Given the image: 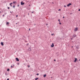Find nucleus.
I'll list each match as a JSON object with an SVG mask.
<instances>
[{
  "label": "nucleus",
  "mask_w": 80,
  "mask_h": 80,
  "mask_svg": "<svg viewBox=\"0 0 80 80\" xmlns=\"http://www.w3.org/2000/svg\"><path fill=\"white\" fill-rule=\"evenodd\" d=\"M63 18H65V17H63Z\"/></svg>",
  "instance_id": "nucleus-36"
},
{
  "label": "nucleus",
  "mask_w": 80,
  "mask_h": 80,
  "mask_svg": "<svg viewBox=\"0 0 80 80\" xmlns=\"http://www.w3.org/2000/svg\"><path fill=\"white\" fill-rule=\"evenodd\" d=\"M18 17V15H16V17Z\"/></svg>",
  "instance_id": "nucleus-38"
},
{
  "label": "nucleus",
  "mask_w": 80,
  "mask_h": 80,
  "mask_svg": "<svg viewBox=\"0 0 80 80\" xmlns=\"http://www.w3.org/2000/svg\"><path fill=\"white\" fill-rule=\"evenodd\" d=\"M28 15H29V13H28Z\"/></svg>",
  "instance_id": "nucleus-49"
},
{
  "label": "nucleus",
  "mask_w": 80,
  "mask_h": 80,
  "mask_svg": "<svg viewBox=\"0 0 80 80\" xmlns=\"http://www.w3.org/2000/svg\"><path fill=\"white\" fill-rule=\"evenodd\" d=\"M32 13H33L34 12H32Z\"/></svg>",
  "instance_id": "nucleus-40"
},
{
  "label": "nucleus",
  "mask_w": 80,
  "mask_h": 80,
  "mask_svg": "<svg viewBox=\"0 0 80 80\" xmlns=\"http://www.w3.org/2000/svg\"><path fill=\"white\" fill-rule=\"evenodd\" d=\"M59 24H60V25H62V23H61V22H60L59 23Z\"/></svg>",
  "instance_id": "nucleus-20"
},
{
  "label": "nucleus",
  "mask_w": 80,
  "mask_h": 80,
  "mask_svg": "<svg viewBox=\"0 0 80 80\" xmlns=\"http://www.w3.org/2000/svg\"><path fill=\"white\" fill-rule=\"evenodd\" d=\"M24 4H25V3L23 2V1H22L21 2V5H24Z\"/></svg>",
  "instance_id": "nucleus-1"
},
{
  "label": "nucleus",
  "mask_w": 80,
  "mask_h": 80,
  "mask_svg": "<svg viewBox=\"0 0 80 80\" xmlns=\"http://www.w3.org/2000/svg\"><path fill=\"white\" fill-rule=\"evenodd\" d=\"M27 66H28V65H27Z\"/></svg>",
  "instance_id": "nucleus-55"
},
{
  "label": "nucleus",
  "mask_w": 80,
  "mask_h": 80,
  "mask_svg": "<svg viewBox=\"0 0 80 80\" xmlns=\"http://www.w3.org/2000/svg\"><path fill=\"white\" fill-rule=\"evenodd\" d=\"M77 61V58H75V60L73 61L74 62H76Z\"/></svg>",
  "instance_id": "nucleus-5"
},
{
  "label": "nucleus",
  "mask_w": 80,
  "mask_h": 80,
  "mask_svg": "<svg viewBox=\"0 0 80 80\" xmlns=\"http://www.w3.org/2000/svg\"><path fill=\"white\" fill-rule=\"evenodd\" d=\"M70 5H72V4L71 3H69L67 5V7H70Z\"/></svg>",
  "instance_id": "nucleus-3"
},
{
  "label": "nucleus",
  "mask_w": 80,
  "mask_h": 80,
  "mask_svg": "<svg viewBox=\"0 0 80 80\" xmlns=\"http://www.w3.org/2000/svg\"><path fill=\"white\" fill-rule=\"evenodd\" d=\"M13 66H15V65L14 64L13 65Z\"/></svg>",
  "instance_id": "nucleus-47"
},
{
  "label": "nucleus",
  "mask_w": 80,
  "mask_h": 80,
  "mask_svg": "<svg viewBox=\"0 0 80 80\" xmlns=\"http://www.w3.org/2000/svg\"><path fill=\"white\" fill-rule=\"evenodd\" d=\"M13 3H15V2H13Z\"/></svg>",
  "instance_id": "nucleus-25"
},
{
  "label": "nucleus",
  "mask_w": 80,
  "mask_h": 80,
  "mask_svg": "<svg viewBox=\"0 0 80 80\" xmlns=\"http://www.w3.org/2000/svg\"><path fill=\"white\" fill-rule=\"evenodd\" d=\"M48 23L46 24V25H48Z\"/></svg>",
  "instance_id": "nucleus-34"
},
{
  "label": "nucleus",
  "mask_w": 80,
  "mask_h": 80,
  "mask_svg": "<svg viewBox=\"0 0 80 80\" xmlns=\"http://www.w3.org/2000/svg\"><path fill=\"white\" fill-rule=\"evenodd\" d=\"M5 75H7V72L5 73Z\"/></svg>",
  "instance_id": "nucleus-15"
},
{
  "label": "nucleus",
  "mask_w": 80,
  "mask_h": 80,
  "mask_svg": "<svg viewBox=\"0 0 80 80\" xmlns=\"http://www.w3.org/2000/svg\"><path fill=\"white\" fill-rule=\"evenodd\" d=\"M51 47H54V44L53 43H52V45L51 46Z\"/></svg>",
  "instance_id": "nucleus-7"
},
{
  "label": "nucleus",
  "mask_w": 80,
  "mask_h": 80,
  "mask_svg": "<svg viewBox=\"0 0 80 80\" xmlns=\"http://www.w3.org/2000/svg\"><path fill=\"white\" fill-rule=\"evenodd\" d=\"M7 71H10V69H9V68L8 69H7Z\"/></svg>",
  "instance_id": "nucleus-13"
},
{
  "label": "nucleus",
  "mask_w": 80,
  "mask_h": 80,
  "mask_svg": "<svg viewBox=\"0 0 80 80\" xmlns=\"http://www.w3.org/2000/svg\"><path fill=\"white\" fill-rule=\"evenodd\" d=\"M38 79V78H36L35 80H37Z\"/></svg>",
  "instance_id": "nucleus-14"
},
{
  "label": "nucleus",
  "mask_w": 80,
  "mask_h": 80,
  "mask_svg": "<svg viewBox=\"0 0 80 80\" xmlns=\"http://www.w3.org/2000/svg\"><path fill=\"white\" fill-rule=\"evenodd\" d=\"M29 31L30 30V28H29Z\"/></svg>",
  "instance_id": "nucleus-39"
},
{
  "label": "nucleus",
  "mask_w": 80,
  "mask_h": 80,
  "mask_svg": "<svg viewBox=\"0 0 80 80\" xmlns=\"http://www.w3.org/2000/svg\"><path fill=\"white\" fill-rule=\"evenodd\" d=\"M51 78H53V77H51Z\"/></svg>",
  "instance_id": "nucleus-46"
},
{
  "label": "nucleus",
  "mask_w": 80,
  "mask_h": 80,
  "mask_svg": "<svg viewBox=\"0 0 80 80\" xmlns=\"http://www.w3.org/2000/svg\"><path fill=\"white\" fill-rule=\"evenodd\" d=\"M37 75H39V73H37Z\"/></svg>",
  "instance_id": "nucleus-22"
},
{
  "label": "nucleus",
  "mask_w": 80,
  "mask_h": 80,
  "mask_svg": "<svg viewBox=\"0 0 80 80\" xmlns=\"http://www.w3.org/2000/svg\"><path fill=\"white\" fill-rule=\"evenodd\" d=\"M74 30V31H77V30H78V28H75V29Z\"/></svg>",
  "instance_id": "nucleus-6"
},
{
  "label": "nucleus",
  "mask_w": 80,
  "mask_h": 80,
  "mask_svg": "<svg viewBox=\"0 0 80 80\" xmlns=\"http://www.w3.org/2000/svg\"><path fill=\"white\" fill-rule=\"evenodd\" d=\"M29 6H30V5H29Z\"/></svg>",
  "instance_id": "nucleus-50"
},
{
  "label": "nucleus",
  "mask_w": 80,
  "mask_h": 80,
  "mask_svg": "<svg viewBox=\"0 0 80 80\" xmlns=\"http://www.w3.org/2000/svg\"><path fill=\"white\" fill-rule=\"evenodd\" d=\"M28 68H29V67H30V65H28Z\"/></svg>",
  "instance_id": "nucleus-28"
},
{
  "label": "nucleus",
  "mask_w": 80,
  "mask_h": 80,
  "mask_svg": "<svg viewBox=\"0 0 80 80\" xmlns=\"http://www.w3.org/2000/svg\"><path fill=\"white\" fill-rule=\"evenodd\" d=\"M60 19H58V22H60Z\"/></svg>",
  "instance_id": "nucleus-19"
},
{
  "label": "nucleus",
  "mask_w": 80,
  "mask_h": 80,
  "mask_svg": "<svg viewBox=\"0 0 80 80\" xmlns=\"http://www.w3.org/2000/svg\"><path fill=\"white\" fill-rule=\"evenodd\" d=\"M15 5H14V6H13V8H15Z\"/></svg>",
  "instance_id": "nucleus-17"
},
{
  "label": "nucleus",
  "mask_w": 80,
  "mask_h": 80,
  "mask_svg": "<svg viewBox=\"0 0 80 80\" xmlns=\"http://www.w3.org/2000/svg\"><path fill=\"white\" fill-rule=\"evenodd\" d=\"M79 61H80V59H79Z\"/></svg>",
  "instance_id": "nucleus-54"
},
{
  "label": "nucleus",
  "mask_w": 80,
  "mask_h": 80,
  "mask_svg": "<svg viewBox=\"0 0 80 80\" xmlns=\"http://www.w3.org/2000/svg\"><path fill=\"white\" fill-rule=\"evenodd\" d=\"M7 8H8V9H10V7H7Z\"/></svg>",
  "instance_id": "nucleus-21"
},
{
  "label": "nucleus",
  "mask_w": 80,
  "mask_h": 80,
  "mask_svg": "<svg viewBox=\"0 0 80 80\" xmlns=\"http://www.w3.org/2000/svg\"><path fill=\"white\" fill-rule=\"evenodd\" d=\"M71 40H73V38H71Z\"/></svg>",
  "instance_id": "nucleus-41"
},
{
  "label": "nucleus",
  "mask_w": 80,
  "mask_h": 80,
  "mask_svg": "<svg viewBox=\"0 0 80 80\" xmlns=\"http://www.w3.org/2000/svg\"><path fill=\"white\" fill-rule=\"evenodd\" d=\"M52 3H53V4L54 3L53 2H52Z\"/></svg>",
  "instance_id": "nucleus-48"
},
{
  "label": "nucleus",
  "mask_w": 80,
  "mask_h": 80,
  "mask_svg": "<svg viewBox=\"0 0 80 80\" xmlns=\"http://www.w3.org/2000/svg\"><path fill=\"white\" fill-rule=\"evenodd\" d=\"M10 13H12V12L11 11H10Z\"/></svg>",
  "instance_id": "nucleus-45"
},
{
  "label": "nucleus",
  "mask_w": 80,
  "mask_h": 80,
  "mask_svg": "<svg viewBox=\"0 0 80 80\" xmlns=\"http://www.w3.org/2000/svg\"><path fill=\"white\" fill-rule=\"evenodd\" d=\"M0 13H1V11H0Z\"/></svg>",
  "instance_id": "nucleus-44"
},
{
  "label": "nucleus",
  "mask_w": 80,
  "mask_h": 80,
  "mask_svg": "<svg viewBox=\"0 0 80 80\" xmlns=\"http://www.w3.org/2000/svg\"><path fill=\"white\" fill-rule=\"evenodd\" d=\"M9 22H7L6 24L7 25H9Z\"/></svg>",
  "instance_id": "nucleus-9"
},
{
  "label": "nucleus",
  "mask_w": 80,
  "mask_h": 80,
  "mask_svg": "<svg viewBox=\"0 0 80 80\" xmlns=\"http://www.w3.org/2000/svg\"><path fill=\"white\" fill-rule=\"evenodd\" d=\"M54 62H55V61H56V60L54 59Z\"/></svg>",
  "instance_id": "nucleus-29"
},
{
  "label": "nucleus",
  "mask_w": 80,
  "mask_h": 80,
  "mask_svg": "<svg viewBox=\"0 0 80 80\" xmlns=\"http://www.w3.org/2000/svg\"><path fill=\"white\" fill-rule=\"evenodd\" d=\"M18 7H19V4H18Z\"/></svg>",
  "instance_id": "nucleus-35"
},
{
  "label": "nucleus",
  "mask_w": 80,
  "mask_h": 80,
  "mask_svg": "<svg viewBox=\"0 0 80 80\" xmlns=\"http://www.w3.org/2000/svg\"><path fill=\"white\" fill-rule=\"evenodd\" d=\"M18 65H20V63H18Z\"/></svg>",
  "instance_id": "nucleus-26"
},
{
  "label": "nucleus",
  "mask_w": 80,
  "mask_h": 80,
  "mask_svg": "<svg viewBox=\"0 0 80 80\" xmlns=\"http://www.w3.org/2000/svg\"><path fill=\"white\" fill-rule=\"evenodd\" d=\"M58 11H60V10H61V9H58Z\"/></svg>",
  "instance_id": "nucleus-27"
},
{
  "label": "nucleus",
  "mask_w": 80,
  "mask_h": 80,
  "mask_svg": "<svg viewBox=\"0 0 80 80\" xmlns=\"http://www.w3.org/2000/svg\"><path fill=\"white\" fill-rule=\"evenodd\" d=\"M77 37V35L75 34H73L72 35L73 38H75V37Z\"/></svg>",
  "instance_id": "nucleus-2"
},
{
  "label": "nucleus",
  "mask_w": 80,
  "mask_h": 80,
  "mask_svg": "<svg viewBox=\"0 0 80 80\" xmlns=\"http://www.w3.org/2000/svg\"><path fill=\"white\" fill-rule=\"evenodd\" d=\"M16 25H17V23H16Z\"/></svg>",
  "instance_id": "nucleus-51"
},
{
  "label": "nucleus",
  "mask_w": 80,
  "mask_h": 80,
  "mask_svg": "<svg viewBox=\"0 0 80 80\" xmlns=\"http://www.w3.org/2000/svg\"><path fill=\"white\" fill-rule=\"evenodd\" d=\"M11 7H12V5H11Z\"/></svg>",
  "instance_id": "nucleus-43"
},
{
  "label": "nucleus",
  "mask_w": 80,
  "mask_h": 80,
  "mask_svg": "<svg viewBox=\"0 0 80 80\" xmlns=\"http://www.w3.org/2000/svg\"><path fill=\"white\" fill-rule=\"evenodd\" d=\"M12 2H11V3H10L9 5H12Z\"/></svg>",
  "instance_id": "nucleus-16"
},
{
  "label": "nucleus",
  "mask_w": 80,
  "mask_h": 80,
  "mask_svg": "<svg viewBox=\"0 0 80 80\" xmlns=\"http://www.w3.org/2000/svg\"><path fill=\"white\" fill-rule=\"evenodd\" d=\"M46 76H47V75L46 74H44L43 75V77L45 78V77H46Z\"/></svg>",
  "instance_id": "nucleus-11"
},
{
  "label": "nucleus",
  "mask_w": 80,
  "mask_h": 80,
  "mask_svg": "<svg viewBox=\"0 0 80 80\" xmlns=\"http://www.w3.org/2000/svg\"><path fill=\"white\" fill-rule=\"evenodd\" d=\"M28 50H29L30 51H31V48H29L28 49Z\"/></svg>",
  "instance_id": "nucleus-12"
},
{
  "label": "nucleus",
  "mask_w": 80,
  "mask_h": 80,
  "mask_svg": "<svg viewBox=\"0 0 80 80\" xmlns=\"http://www.w3.org/2000/svg\"><path fill=\"white\" fill-rule=\"evenodd\" d=\"M24 17H25V15L24 16Z\"/></svg>",
  "instance_id": "nucleus-53"
},
{
  "label": "nucleus",
  "mask_w": 80,
  "mask_h": 80,
  "mask_svg": "<svg viewBox=\"0 0 80 80\" xmlns=\"http://www.w3.org/2000/svg\"><path fill=\"white\" fill-rule=\"evenodd\" d=\"M7 13V12L5 13H4V15H6Z\"/></svg>",
  "instance_id": "nucleus-23"
},
{
  "label": "nucleus",
  "mask_w": 80,
  "mask_h": 80,
  "mask_svg": "<svg viewBox=\"0 0 80 80\" xmlns=\"http://www.w3.org/2000/svg\"><path fill=\"white\" fill-rule=\"evenodd\" d=\"M16 60L17 62H19V59H18V58H16Z\"/></svg>",
  "instance_id": "nucleus-4"
},
{
  "label": "nucleus",
  "mask_w": 80,
  "mask_h": 80,
  "mask_svg": "<svg viewBox=\"0 0 80 80\" xmlns=\"http://www.w3.org/2000/svg\"><path fill=\"white\" fill-rule=\"evenodd\" d=\"M64 7H66V6L64 5Z\"/></svg>",
  "instance_id": "nucleus-33"
},
{
  "label": "nucleus",
  "mask_w": 80,
  "mask_h": 80,
  "mask_svg": "<svg viewBox=\"0 0 80 80\" xmlns=\"http://www.w3.org/2000/svg\"><path fill=\"white\" fill-rule=\"evenodd\" d=\"M11 68H13V67L12 66H11Z\"/></svg>",
  "instance_id": "nucleus-18"
},
{
  "label": "nucleus",
  "mask_w": 80,
  "mask_h": 80,
  "mask_svg": "<svg viewBox=\"0 0 80 80\" xmlns=\"http://www.w3.org/2000/svg\"><path fill=\"white\" fill-rule=\"evenodd\" d=\"M26 45H28V43Z\"/></svg>",
  "instance_id": "nucleus-30"
},
{
  "label": "nucleus",
  "mask_w": 80,
  "mask_h": 80,
  "mask_svg": "<svg viewBox=\"0 0 80 80\" xmlns=\"http://www.w3.org/2000/svg\"><path fill=\"white\" fill-rule=\"evenodd\" d=\"M4 16H4V14H3V15H2V17H4Z\"/></svg>",
  "instance_id": "nucleus-31"
},
{
  "label": "nucleus",
  "mask_w": 80,
  "mask_h": 80,
  "mask_svg": "<svg viewBox=\"0 0 80 80\" xmlns=\"http://www.w3.org/2000/svg\"><path fill=\"white\" fill-rule=\"evenodd\" d=\"M72 48L73 47V46H72Z\"/></svg>",
  "instance_id": "nucleus-52"
},
{
  "label": "nucleus",
  "mask_w": 80,
  "mask_h": 80,
  "mask_svg": "<svg viewBox=\"0 0 80 80\" xmlns=\"http://www.w3.org/2000/svg\"><path fill=\"white\" fill-rule=\"evenodd\" d=\"M76 48H77L78 49H79L80 48H79V46H76Z\"/></svg>",
  "instance_id": "nucleus-10"
},
{
  "label": "nucleus",
  "mask_w": 80,
  "mask_h": 80,
  "mask_svg": "<svg viewBox=\"0 0 80 80\" xmlns=\"http://www.w3.org/2000/svg\"><path fill=\"white\" fill-rule=\"evenodd\" d=\"M15 3H17V2H15Z\"/></svg>",
  "instance_id": "nucleus-42"
},
{
  "label": "nucleus",
  "mask_w": 80,
  "mask_h": 80,
  "mask_svg": "<svg viewBox=\"0 0 80 80\" xmlns=\"http://www.w3.org/2000/svg\"><path fill=\"white\" fill-rule=\"evenodd\" d=\"M78 11H80V9H79L78 10Z\"/></svg>",
  "instance_id": "nucleus-37"
},
{
  "label": "nucleus",
  "mask_w": 80,
  "mask_h": 80,
  "mask_svg": "<svg viewBox=\"0 0 80 80\" xmlns=\"http://www.w3.org/2000/svg\"><path fill=\"white\" fill-rule=\"evenodd\" d=\"M1 45H2V46H3L4 45V44H3V42H2L1 43Z\"/></svg>",
  "instance_id": "nucleus-8"
},
{
  "label": "nucleus",
  "mask_w": 80,
  "mask_h": 80,
  "mask_svg": "<svg viewBox=\"0 0 80 80\" xmlns=\"http://www.w3.org/2000/svg\"><path fill=\"white\" fill-rule=\"evenodd\" d=\"M53 35H54V34H51V35L52 36Z\"/></svg>",
  "instance_id": "nucleus-24"
},
{
  "label": "nucleus",
  "mask_w": 80,
  "mask_h": 80,
  "mask_svg": "<svg viewBox=\"0 0 80 80\" xmlns=\"http://www.w3.org/2000/svg\"><path fill=\"white\" fill-rule=\"evenodd\" d=\"M7 80H9V78H8Z\"/></svg>",
  "instance_id": "nucleus-32"
}]
</instances>
